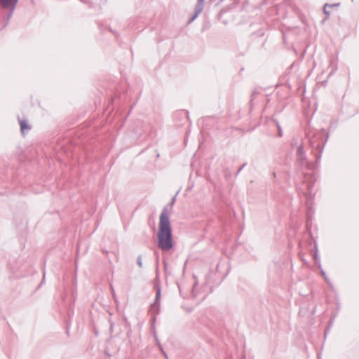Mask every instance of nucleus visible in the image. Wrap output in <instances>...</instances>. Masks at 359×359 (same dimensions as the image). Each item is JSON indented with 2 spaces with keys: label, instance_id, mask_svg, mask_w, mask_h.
Returning <instances> with one entry per match:
<instances>
[{
  "label": "nucleus",
  "instance_id": "1",
  "mask_svg": "<svg viewBox=\"0 0 359 359\" xmlns=\"http://www.w3.org/2000/svg\"><path fill=\"white\" fill-rule=\"evenodd\" d=\"M158 240V246L163 250L167 251L172 248L171 227L168 213L165 210L163 211L160 215Z\"/></svg>",
  "mask_w": 359,
  "mask_h": 359
},
{
  "label": "nucleus",
  "instance_id": "2",
  "mask_svg": "<svg viewBox=\"0 0 359 359\" xmlns=\"http://www.w3.org/2000/svg\"><path fill=\"white\" fill-rule=\"evenodd\" d=\"M19 123L20 126V131L23 135L30 129V126L25 121L19 120Z\"/></svg>",
  "mask_w": 359,
  "mask_h": 359
},
{
  "label": "nucleus",
  "instance_id": "3",
  "mask_svg": "<svg viewBox=\"0 0 359 359\" xmlns=\"http://www.w3.org/2000/svg\"><path fill=\"white\" fill-rule=\"evenodd\" d=\"M17 0H0V4L4 8H8L13 6Z\"/></svg>",
  "mask_w": 359,
  "mask_h": 359
}]
</instances>
